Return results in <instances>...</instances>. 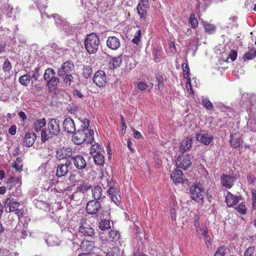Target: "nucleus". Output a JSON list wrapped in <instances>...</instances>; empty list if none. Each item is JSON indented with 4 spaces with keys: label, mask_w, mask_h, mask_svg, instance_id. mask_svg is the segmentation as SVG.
Listing matches in <instances>:
<instances>
[{
    "label": "nucleus",
    "mask_w": 256,
    "mask_h": 256,
    "mask_svg": "<svg viewBox=\"0 0 256 256\" xmlns=\"http://www.w3.org/2000/svg\"><path fill=\"white\" fill-rule=\"evenodd\" d=\"M72 150L70 147H62L56 151V156L58 160L67 159L72 156Z\"/></svg>",
    "instance_id": "obj_10"
},
{
    "label": "nucleus",
    "mask_w": 256,
    "mask_h": 256,
    "mask_svg": "<svg viewBox=\"0 0 256 256\" xmlns=\"http://www.w3.org/2000/svg\"><path fill=\"white\" fill-rule=\"evenodd\" d=\"M122 252L117 247L112 248L111 252H108L106 256H121Z\"/></svg>",
    "instance_id": "obj_42"
},
{
    "label": "nucleus",
    "mask_w": 256,
    "mask_h": 256,
    "mask_svg": "<svg viewBox=\"0 0 256 256\" xmlns=\"http://www.w3.org/2000/svg\"><path fill=\"white\" fill-rule=\"evenodd\" d=\"M252 204L254 208H256V193L255 192H252Z\"/></svg>",
    "instance_id": "obj_64"
},
{
    "label": "nucleus",
    "mask_w": 256,
    "mask_h": 256,
    "mask_svg": "<svg viewBox=\"0 0 256 256\" xmlns=\"http://www.w3.org/2000/svg\"><path fill=\"white\" fill-rule=\"evenodd\" d=\"M46 124L45 118L39 119L34 122V128L35 131L38 132L40 130L41 128Z\"/></svg>",
    "instance_id": "obj_30"
},
{
    "label": "nucleus",
    "mask_w": 256,
    "mask_h": 256,
    "mask_svg": "<svg viewBox=\"0 0 256 256\" xmlns=\"http://www.w3.org/2000/svg\"><path fill=\"white\" fill-rule=\"evenodd\" d=\"M192 138H187L186 140H183L180 144V150L183 152L189 150L192 146Z\"/></svg>",
    "instance_id": "obj_22"
},
{
    "label": "nucleus",
    "mask_w": 256,
    "mask_h": 256,
    "mask_svg": "<svg viewBox=\"0 0 256 256\" xmlns=\"http://www.w3.org/2000/svg\"><path fill=\"white\" fill-rule=\"evenodd\" d=\"M254 252V246H250L248 248L244 253V256H252Z\"/></svg>",
    "instance_id": "obj_56"
},
{
    "label": "nucleus",
    "mask_w": 256,
    "mask_h": 256,
    "mask_svg": "<svg viewBox=\"0 0 256 256\" xmlns=\"http://www.w3.org/2000/svg\"><path fill=\"white\" fill-rule=\"evenodd\" d=\"M188 80L186 82V86L187 88V91L189 93V94H192L193 91L192 88V85L190 82V78H187Z\"/></svg>",
    "instance_id": "obj_60"
},
{
    "label": "nucleus",
    "mask_w": 256,
    "mask_h": 256,
    "mask_svg": "<svg viewBox=\"0 0 256 256\" xmlns=\"http://www.w3.org/2000/svg\"><path fill=\"white\" fill-rule=\"evenodd\" d=\"M46 1L47 0H40V2H36V6L40 10L46 6Z\"/></svg>",
    "instance_id": "obj_57"
},
{
    "label": "nucleus",
    "mask_w": 256,
    "mask_h": 256,
    "mask_svg": "<svg viewBox=\"0 0 256 256\" xmlns=\"http://www.w3.org/2000/svg\"><path fill=\"white\" fill-rule=\"evenodd\" d=\"M92 194L95 200H100L102 198V190L99 186H95L92 190Z\"/></svg>",
    "instance_id": "obj_29"
},
{
    "label": "nucleus",
    "mask_w": 256,
    "mask_h": 256,
    "mask_svg": "<svg viewBox=\"0 0 256 256\" xmlns=\"http://www.w3.org/2000/svg\"><path fill=\"white\" fill-rule=\"evenodd\" d=\"M64 130L65 132L72 134L76 131V126L74 120L70 117L66 118L62 124Z\"/></svg>",
    "instance_id": "obj_12"
},
{
    "label": "nucleus",
    "mask_w": 256,
    "mask_h": 256,
    "mask_svg": "<svg viewBox=\"0 0 256 256\" xmlns=\"http://www.w3.org/2000/svg\"><path fill=\"white\" fill-rule=\"evenodd\" d=\"M136 9L140 18H145L146 16V8L142 7L141 4H138Z\"/></svg>",
    "instance_id": "obj_40"
},
{
    "label": "nucleus",
    "mask_w": 256,
    "mask_h": 256,
    "mask_svg": "<svg viewBox=\"0 0 256 256\" xmlns=\"http://www.w3.org/2000/svg\"><path fill=\"white\" fill-rule=\"evenodd\" d=\"M46 242L48 246H58L60 243V240L56 236L52 235L48 237Z\"/></svg>",
    "instance_id": "obj_26"
},
{
    "label": "nucleus",
    "mask_w": 256,
    "mask_h": 256,
    "mask_svg": "<svg viewBox=\"0 0 256 256\" xmlns=\"http://www.w3.org/2000/svg\"><path fill=\"white\" fill-rule=\"evenodd\" d=\"M202 102L204 106L209 110H212L214 109L213 105L212 103L209 100L204 97H202Z\"/></svg>",
    "instance_id": "obj_39"
},
{
    "label": "nucleus",
    "mask_w": 256,
    "mask_h": 256,
    "mask_svg": "<svg viewBox=\"0 0 256 256\" xmlns=\"http://www.w3.org/2000/svg\"><path fill=\"white\" fill-rule=\"evenodd\" d=\"M229 57L226 60V62H228L229 58H230L232 62L235 60L237 57V52L236 50H232L229 53Z\"/></svg>",
    "instance_id": "obj_55"
},
{
    "label": "nucleus",
    "mask_w": 256,
    "mask_h": 256,
    "mask_svg": "<svg viewBox=\"0 0 256 256\" xmlns=\"http://www.w3.org/2000/svg\"><path fill=\"white\" fill-rule=\"evenodd\" d=\"M141 38V32L140 30H138L132 40V42L135 44H138Z\"/></svg>",
    "instance_id": "obj_49"
},
{
    "label": "nucleus",
    "mask_w": 256,
    "mask_h": 256,
    "mask_svg": "<svg viewBox=\"0 0 256 256\" xmlns=\"http://www.w3.org/2000/svg\"><path fill=\"white\" fill-rule=\"evenodd\" d=\"M71 160H72L74 166L78 170H82L86 168L87 164L82 156L78 154L72 157Z\"/></svg>",
    "instance_id": "obj_6"
},
{
    "label": "nucleus",
    "mask_w": 256,
    "mask_h": 256,
    "mask_svg": "<svg viewBox=\"0 0 256 256\" xmlns=\"http://www.w3.org/2000/svg\"><path fill=\"white\" fill-rule=\"evenodd\" d=\"M36 139V135L34 133H27L26 134L24 142L28 147L32 146L35 142Z\"/></svg>",
    "instance_id": "obj_20"
},
{
    "label": "nucleus",
    "mask_w": 256,
    "mask_h": 256,
    "mask_svg": "<svg viewBox=\"0 0 256 256\" xmlns=\"http://www.w3.org/2000/svg\"><path fill=\"white\" fill-rule=\"evenodd\" d=\"M148 87V85L144 82H140L137 84V88L140 90H146Z\"/></svg>",
    "instance_id": "obj_59"
},
{
    "label": "nucleus",
    "mask_w": 256,
    "mask_h": 256,
    "mask_svg": "<svg viewBox=\"0 0 256 256\" xmlns=\"http://www.w3.org/2000/svg\"><path fill=\"white\" fill-rule=\"evenodd\" d=\"M109 240L115 242L118 240L120 237V234L116 230H111L108 233Z\"/></svg>",
    "instance_id": "obj_34"
},
{
    "label": "nucleus",
    "mask_w": 256,
    "mask_h": 256,
    "mask_svg": "<svg viewBox=\"0 0 256 256\" xmlns=\"http://www.w3.org/2000/svg\"><path fill=\"white\" fill-rule=\"evenodd\" d=\"M196 140L204 145L209 144L213 140L214 137L204 131H201L196 134Z\"/></svg>",
    "instance_id": "obj_9"
},
{
    "label": "nucleus",
    "mask_w": 256,
    "mask_h": 256,
    "mask_svg": "<svg viewBox=\"0 0 256 256\" xmlns=\"http://www.w3.org/2000/svg\"><path fill=\"white\" fill-rule=\"evenodd\" d=\"M5 12L6 14L10 18H16V14H18L20 10L16 8L14 10L13 8L9 4H6L5 6Z\"/></svg>",
    "instance_id": "obj_21"
},
{
    "label": "nucleus",
    "mask_w": 256,
    "mask_h": 256,
    "mask_svg": "<svg viewBox=\"0 0 256 256\" xmlns=\"http://www.w3.org/2000/svg\"><path fill=\"white\" fill-rule=\"evenodd\" d=\"M190 194L193 200L201 204L204 202L205 190L200 184H193L190 188Z\"/></svg>",
    "instance_id": "obj_3"
},
{
    "label": "nucleus",
    "mask_w": 256,
    "mask_h": 256,
    "mask_svg": "<svg viewBox=\"0 0 256 256\" xmlns=\"http://www.w3.org/2000/svg\"><path fill=\"white\" fill-rule=\"evenodd\" d=\"M74 68V64L71 61H66L63 63L58 68L57 74L60 77H64V75L69 74Z\"/></svg>",
    "instance_id": "obj_5"
},
{
    "label": "nucleus",
    "mask_w": 256,
    "mask_h": 256,
    "mask_svg": "<svg viewBox=\"0 0 256 256\" xmlns=\"http://www.w3.org/2000/svg\"><path fill=\"white\" fill-rule=\"evenodd\" d=\"M20 83L24 86H27L30 82V76L28 74L22 76L19 78Z\"/></svg>",
    "instance_id": "obj_32"
},
{
    "label": "nucleus",
    "mask_w": 256,
    "mask_h": 256,
    "mask_svg": "<svg viewBox=\"0 0 256 256\" xmlns=\"http://www.w3.org/2000/svg\"><path fill=\"white\" fill-rule=\"evenodd\" d=\"M83 76L86 78H88L91 77L92 72L90 66H84L83 68Z\"/></svg>",
    "instance_id": "obj_38"
},
{
    "label": "nucleus",
    "mask_w": 256,
    "mask_h": 256,
    "mask_svg": "<svg viewBox=\"0 0 256 256\" xmlns=\"http://www.w3.org/2000/svg\"><path fill=\"white\" fill-rule=\"evenodd\" d=\"M204 232H205V234L203 235V236L205 240V242L207 247H209L211 245V242L210 236L208 234V231L205 230Z\"/></svg>",
    "instance_id": "obj_54"
},
{
    "label": "nucleus",
    "mask_w": 256,
    "mask_h": 256,
    "mask_svg": "<svg viewBox=\"0 0 256 256\" xmlns=\"http://www.w3.org/2000/svg\"><path fill=\"white\" fill-rule=\"evenodd\" d=\"M4 205L6 209L8 208V212L18 210L20 206V202L15 201L11 197L8 198L6 200Z\"/></svg>",
    "instance_id": "obj_14"
},
{
    "label": "nucleus",
    "mask_w": 256,
    "mask_h": 256,
    "mask_svg": "<svg viewBox=\"0 0 256 256\" xmlns=\"http://www.w3.org/2000/svg\"><path fill=\"white\" fill-rule=\"evenodd\" d=\"M100 208V204L96 200L89 201L86 206V212L90 214H96Z\"/></svg>",
    "instance_id": "obj_11"
},
{
    "label": "nucleus",
    "mask_w": 256,
    "mask_h": 256,
    "mask_svg": "<svg viewBox=\"0 0 256 256\" xmlns=\"http://www.w3.org/2000/svg\"><path fill=\"white\" fill-rule=\"evenodd\" d=\"M71 164V161H66L64 164H58L57 167L56 175L58 177L64 176L68 172V166Z\"/></svg>",
    "instance_id": "obj_19"
},
{
    "label": "nucleus",
    "mask_w": 256,
    "mask_h": 256,
    "mask_svg": "<svg viewBox=\"0 0 256 256\" xmlns=\"http://www.w3.org/2000/svg\"><path fill=\"white\" fill-rule=\"evenodd\" d=\"M54 134L49 131L48 130H46V129H43L42 130L41 132V138L43 142H44L48 140Z\"/></svg>",
    "instance_id": "obj_35"
},
{
    "label": "nucleus",
    "mask_w": 256,
    "mask_h": 256,
    "mask_svg": "<svg viewBox=\"0 0 256 256\" xmlns=\"http://www.w3.org/2000/svg\"><path fill=\"white\" fill-rule=\"evenodd\" d=\"M16 127L15 125H12L8 130V132L11 135H14L16 133Z\"/></svg>",
    "instance_id": "obj_63"
},
{
    "label": "nucleus",
    "mask_w": 256,
    "mask_h": 256,
    "mask_svg": "<svg viewBox=\"0 0 256 256\" xmlns=\"http://www.w3.org/2000/svg\"><path fill=\"white\" fill-rule=\"evenodd\" d=\"M32 78L36 80H37L40 74V68L38 66L35 68L34 70H32Z\"/></svg>",
    "instance_id": "obj_47"
},
{
    "label": "nucleus",
    "mask_w": 256,
    "mask_h": 256,
    "mask_svg": "<svg viewBox=\"0 0 256 256\" xmlns=\"http://www.w3.org/2000/svg\"><path fill=\"white\" fill-rule=\"evenodd\" d=\"M94 161L98 166H102L104 162V156L100 152H98L93 156Z\"/></svg>",
    "instance_id": "obj_28"
},
{
    "label": "nucleus",
    "mask_w": 256,
    "mask_h": 256,
    "mask_svg": "<svg viewBox=\"0 0 256 256\" xmlns=\"http://www.w3.org/2000/svg\"><path fill=\"white\" fill-rule=\"evenodd\" d=\"M205 230L208 231V230L206 226L204 225H202L200 228L196 230V234L200 238H201V236L205 234V232H204Z\"/></svg>",
    "instance_id": "obj_50"
},
{
    "label": "nucleus",
    "mask_w": 256,
    "mask_h": 256,
    "mask_svg": "<svg viewBox=\"0 0 256 256\" xmlns=\"http://www.w3.org/2000/svg\"><path fill=\"white\" fill-rule=\"evenodd\" d=\"M230 142L231 146L234 148H236L240 145L241 140L239 136L232 134L230 135Z\"/></svg>",
    "instance_id": "obj_31"
},
{
    "label": "nucleus",
    "mask_w": 256,
    "mask_h": 256,
    "mask_svg": "<svg viewBox=\"0 0 256 256\" xmlns=\"http://www.w3.org/2000/svg\"><path fill=\"white\" fill-rule=\"evenodd\" d=\"M182 68L184 72V78H188L190 75V69L186 63H184L182 64Z\"/></svg>",
    "instance_id": "obj_46"
},
{
    "label": "nucleus",
    "mask_w": 256,
    "mask_h": 256,
    "mask_svg": "<svg viewBox=\"0 0 256 256\" xmlns=\"http://www.w3.org/2000/svg\"><path fill=\"white\" fill-rule=\"evenodd\" d=\"M99 228L102 230H108L110 228V223L108 220H102L99 222Z\"/></svg>",
    "instance_id": "obj_37"
},
{
    "label": "nucleus",
    "mask_w": 256,
    "mask_h": 256,
    "mask_svg": "<svg viewBox=\"0 0 256 256\" xmlns=\"http://www.w3.org/2000/svg\"><path fill=\"white\" fill-rule=\"evenodd\" d=\"M106 76L102 70L97 71L93 78V82L98 87L104 86L106 84Z\"/></svg>",
    "instance_id": "obj_7"
},
{
    "label": "nucleus",
    "mask_w": 256,
    "mask_h": 256,
    "mask_svg": "<svg viewBox=\"0 0 256 256\" xmlns=\"http://www.w3.org/2000/svg\"><path fill=\"white\" fill-rule=\"evenodd\" d=\"M52 16L54 18L56 26L58 27L61 28L62 26V24H63V22L60 18L59 16L57 14H53Z\"/></svg>",
    "instance_id": "obj_48"
},
{
    "label": "nucleus",
    "mask_w": 256,
    "mask_h": 256,
    "mask_svg": "<svg viewBox=\"0 0 256 256\" xmlns=\"http://www.w3.org/2000/svg\"><path fill=\"white\" fill-rule=\"evenodd\" d=\"M58 82L59 79L54 76L47 80L46 86L50 91H54L57 88L58 83Z\"/></svg>",
    "instance_id": "obj_23"
},
{
    "label": "nucleus",
    "mask_w": 256,
    "mask_h": 256,
    "mask_svg": "<svg viewBox=\"0 0 256 256\" xmlns=\"http://www.w3.org/2000/svg\"><path fill=\"white\" fill-rule=\"evenodd\" d=\"M256 56V50L255 48H251L248 51L244 54L242 56L244 61L254 59Z\"/></svg>",
    "instance_id": "obj_27"
},
{
    "label": "nucleus",
    "mask_w": 256,
    "mask_h": 256,
    "mask_svg": "<svg viewBox=\"0 0 256 256\" xmlns=\"http://www.w3.org/2000/svg\"><path fill=\"white\" fill-rule=\"evenodd\" d=\"M192 157L188 154H182L178 156L176 162V166L184 170H186L192 164Z\"/></svg>",
    "instance_id": "obj_4"
},
{
    "label": "nucleus",
    "mask_w": 256,
    "mask_h": 256,
    "mask_svg": "<svg viewBox=\"0 0 256 256\" xmlns=\"http://www.w3.org/2000/svg\"><path fill=\"white\" fill-rule=\"evenodd\" d=\"M66 235L69 240H70L72 242H75V238H76V236H74V234H72L70 231H67Z\"/></svg>",
    "instance_id": "obj_61"
},
{
    "label": "nucleus",
    "mask_w": 256,
    "mask_h": 256,
    "mask_svg": "<svg viewBox=\"0 0 256 256\" xmlns=\"http://www.w3.org/2000/svg\"><path fill=\"white\" fill-rule=\"evenodd\" d=\"M62 78H64V84L68 86H69L71 84V83L74 78V76L70 74L64 75V77Z\"/></svg>",
    "instance_id": "obj_43"
},
{
    "label": "nucleus",
    "mask_w": 256,
    "mask_h": 256,
    "mask_svg": "<svg viewBox=\"0 0 256 256\" xmlns=\"http://www.w3.org/2000/svg\"><path fill=\"white\" fill-rule=\"evenodd\" d=\"M107 184L108 186H109L108 192L110 196L117 194L116 188L115 187V184L112 180L108 181Z\"/></svg>",
    "instance_id": "obj_33"
},
{
    "label": "nucleus",
    "mask_w": 256,
    "mask_h": 256,
    "mask_svg": "<svg viewBox=\"0 0 256 256\" xmlns=\"http://www.w3.org/2000/svg\"><path fill=\"white\" fill-rule=\"evenodd\" d=\"M2 68L4 72L9 71L12 68L11 63L8 60L5 61L2 65Z\"/></svg>",
    "instance_id": "obj_53"
},
{
    "label": "nucleus",
    "mask_w": 256,
    "mask_h": 256,
    "mask_svg": "<svg viewBox=\"0 0 256 256\" xmlns=\"http://www.w3.org/2000/svg\"><path fill=\"white\" fill-rule=\"evenodd\" d=\"M20 182V180L18 178H15L13 177L10 178L7 180L8 184H16L17 183Z\"/></svg>",
    "instance_id": "obj_58"
},
{
    "label": "nucleus",
    "mask_w": 256,
    "mask_h": 256,
    "mask_svg": "<svg viewBox=\"0 0 256 256\" xmlns=\"http://www.w3.org/2000/svg\"><path fill=\"white\" fill-rule=\"evenodd\" d=\"M82 122V128L76 132L72 137V141L76 144H82L88 136L90 138L94 134L93 130L88 128L90 121L85 118Z\"/></svg>",
    "instance_id": "obj_1"
},
{
    "label": "nucleus",
    "mask_w": 256,
    "mask_h": 256,
    "mask_svg": "<svg viewBox=\"0 0 256 256\" xmlns=\"http://www.w3.org/2000/svg\"><path fill=\"white\" fill-rule=\"evenodd\" d=\"M189 22L192 28H196L198 26V22L194 14H192L190 16Z\"/></svg>",
    "instance_id": "obj_41"
},
{
    "label": "nucleus",
    "mask_w": 256,
    "mask_h": 256,
    "mask_svg": "<svg viewBox=\"0 0 256 256\" xmlns=\"http://www.w3.org/2000/svg\"><path fill=\"white\" fill-rule=\"evenodd\" d=\"M56 75V72L54 70L50 68H48L45 70V72L44 76V78L45 80H48L52 77Z\"/></svg>",
    "instance_id": "obj_36"
},
{
    "label": "nucleus",
    "mask_w": 256,
    "mask_h": 256,
    "mask_svg": "<svg viewBox=\"0 0 256 256\" xmlns=\"http://www.w3.org/2000/svg\"><path fill=\"white\" fill-rule=\"evenodd\" d=\"M100 41L96 34L92 33L87 36L85 41L84 46L86 50L90 54H94L98 50Z\"/></svg>",
    "instance_id": "obj_2"
},
{
    "label": "nucleus",
    "mask_w": 256,
    "mask_h": 256,
    "mask_svg": "<svg viewBox=\"0 0 256 256\" xmlns=\"http://www.w3.org/2000/svg\"><path fill=\"white\" fill-rule=\"evenodd\" d=\"M170 217L172 220H175L176 219V210L174 208L170 206Z\"/></svg>",
    "instance_id": "obj_62"
},
{
    "label": "nucleus",
    "mask_w": 256,
    "mask_h": 256,
    "mask_svg": "<svg viewBox=\"0 0 256 256\" xmlns=\"http://www.w3.org/2000/svg\"><path fill=\"white\" fill-rule=\"evenodd\" d=\"M90 188V187L89 186L86 184H82L78 186L77 188V190L80 192H82L84 193L89 190Z\"/></svg>",
    "instance_id": "obj_52"
},
{
    "label": "nucleus",
    "mask_w": 256,
    "mask_h": 256,
    "mask_svg": "<svg viewBox=\"0 0 256 256\" xmlns=\"http://www.w3.org/2000/svg\"><path fill=\"white\" fill-rule=\"evenodd\" d=\"M124 62V56H120L118 57L113 58L111 61L109 62L110 68H115L122 64Z\"/></svg>",
    "instance_id": "obj_24"
},
{
    "label": "nucleus",
    "mask_w": 256,
    "mask_h": 256,
    "mask_svg": "<svg viewBox=\"0 0 256 256\" xmlns=\"http://www.w3.org/2000/svg\"><path fill=\"white\" fill-rule=\"evenodd\" d=\"M204 27L205 30L209 33H212L214 32L216 30V26L212 24L204 22Z\"/></svg>",
    "instance_id": "obj_45"
},
{
    "label": "nucleus",
    "mask_w": 256,
    "mask_h": 256,
    "mask_svg": "<svg viewBox=\"0 0 256 256\" xmlns=\"http://www.w3.org/2000/svg\"><path fill=\"white\" fill-rule=\"evenodd\" d=\"M240 199V196H234L230 192H228L226 196V202L228 207H232L236 205Z\"/></svg>",
    "instance_id": "obj_16"
},
{
    "label": "nucleus",
    "mask_w": 256,
    "mask_h": 256,
    "mask_svg": "<svg viewBox=\"0 0 256 256\" xmlns=\"http://www.w3.org/2000/svg\"><path fill=\"white\" fill-rule=\"evenodd\" d=\"M106 45L111 50H118L120 46V42L118 38L116 36H109L106 40Z\"/></svg>",
    "instance_id": "obj_15"
},
{
    "label": "nucleus",
    "mask_w": 256,
    "mask_h": 256,
    "mask_svg": "<svg viewBox=\"0 0 256 256\" xmlns=\"http://www.w3.org/2000/svg\"><path fill=\"white\" fill-rule=\"evenodd\" d=\"M170 177L175 184L184 183V180L182 172L180 170H176L172 172Z\"/></svg>",
    "instance_id": "obj_17"
},
{
    "label": "nucleus",
    "mask_w": 256,
    "mask_h": 256,
    "mask_svg": "<svg viewBox=\"0 0 256 256\" xmlns=\"http://www.w3.org/2000/svg\"><path fill=\"white\" fill-rule=\"evenodd\" d=\"M80 232L84 236H91L94 234V230L86 223H84L78 228Z\"/></svg>",
    "instance_id": "obj_18"
},
{
    "label": "nucleus",
    "mask_w": 256,
    "mask_h": 256,
    "mask_svg": "<svg viewBox=\"0 0 256 256\" xmlns=\"http://www.w3.org/2000/svg\"><path fill=\"white\" fill-rule=\"evenodd\" d=\"M236 210L242 214H245L246 212V208L244 202H241L239 205L236 207Z\"/></svg>",
    "instance_id": "obj_44"
},
{
    "label": "nucleus",
    "mask_w": 256,
    "mask_h": 256,
    "mask_svg": "<svg viewBox=\"0 0 256 256\" xmlns=\"http://www.w3.org/2000/svg\"><path fill=\"white\" fill-rule=\"evenodd\" d=\"M124 62L125 64V69L130 70L134 68L136 64L132 57L124 56Z\"/></svg>",
    "instance_id": "obj_25"
},
{
    "label": "nucleus",
    "mask_w": 256,
    "mask_h": 256,
    "mask_svg": "<svg viewBox=\"0 0 256 256\" xmlns=\"http://www.w3.org/2000/svg\"><path fill=\"white\" fill-rule=\"evenodd\" d=\"M156 80L158 82V89L159 90L162 91L164 88L163 78L161 76H158L156 78Z\"/></svg>",
    "instance_id": "obj_51"
},
{
    "label": "nucleus",
    "mask_w": 256,
    "mask_h": 256,
    "mask_svg": "<svg viewBox=\"0 0 256 256\" xmlns=\"http://www.w3.org/2000/svg\"><path fill=\"white\" fill-rule=\"evenodd\" d=\"M48 130L54 136H57L60 132L59 121L56 118H50L48 122Z\"/></svg>",
    "instance_id": "obj_13"
},
{
    "label": "nucleus",
    "mask_w": 256,
    "mask_h": 256,
    "mask_svg": "<svg viewBox=\"0 0 256 256\" xmlns=\"http://www.w3.org/2000/svg\"><path fill=\"white\" fill-rule=\"evenodd\" d=\"M221 185L226 189L231 188L236 181V178L232 176L222 174L220 178Z\"/></svg>",
    "instance_id": "obj_8"
}]
</instances>
